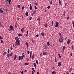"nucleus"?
<instances>
[{
    "instance_id": "nucleus-9",
    "label": "nucleus",
    "mask_w": 74,
    "mask_h": 74,
    "mask_svg": "<svg viewBox=\"0 0 74 74\" xmlns=\"http://www.w3.org/2000/svg\"><path fill=\"white\" fill-rule=\"evenodd\" d=\"M44 26L46 28H47L48 26V25L47 23H45V24L44 25Z\"/></svg>"
},
{
    "instance_id": "nucleus-27",
    "label": "nucleus",
    "mask_w": 74,
    "mask_h": 74,
    "mask_svg": "<svg viewBox=\"0 0 74 74\" xmlns=\"http://www.w3.org/2000/svg\"><path fill=\"white\" fill-rule=\"evenodd\" d=\"M10 56V54H7V57H9Z\"/></svg>"
},
{
    "instance_id": "nucleus-29",
    "label": "nucleus",
    "mask_w": 74,
    "mask_h": 74,
    "mask_svg": "<svg viewBox=\"0 0 74 74\" xmlns=\"http://www.w3.org/2000/svg\"><path fill=\"white\" fill-rule=\"evenodd\" d=\"M66 18H66L67 20H68L69 19V17H68V16H67Z\"/></svg>"
},
{
    "instance_id": "nucleus-38",
    "label": "nucleus",
    "mask_w": 74,
    "mask_h": 74,
    "mask_svg": "<svg viewBox=\"0 0 74 74\" xmlns=\"http://www.w3.org/2000/svg\"><path fill=\"white\" fill-rule=\"evenodd\" d=\"M34 4H35L36 6H38V4H37V3H35Z\"/></svg>"
},
{
    "instance_id": "nucleus-34",
    "label": "nucleus",
    "mask_w": 74,
    "mask_h": 74,
    "mask_svg": "<svg viewBox=\"0 0 74 74\" xmlns=\"http://www.w3.org/2000/svg\"><path fill=\"white\" fill-rule=\"evenodd\" d=\"M1 43L3 44V41L2 40H1Z\"/></svg>"
},
{
    "instance_id": "nucleus-4",
    "label": "nucleus",
    "mask_w": 74,
    "mask_h": 74,
    "mask_svg": "<svg viewBox=\"0 0 74 74\" xmlns=\"http://www.w3.org/2000/svg\"><path fill=\"white\" fill-rule=\"evenodd\" d=\"M64 40V38L62 37H60L59 38V42L60 43H62L63 42Z\"/></svg>"
},
{
    "instance_id": "nucleus-52",
    "label": "nucleus",
    "mask_w": 74,
    "mask_h": 74,
    "mask_svg": "<svg viewBox=\"0 0 74 74\" xmlns=\"http://www.w3.org/2000/svg\"><path fill=\"white\" fill-rule=\"evenodd\" d=\"M15 28H17V26H16V25H15Z\"/></svg>"
},
{
    "instance_id": "nucleus-42",
    "label": "nucleus",
    "mask_w": 74,
    "mask_h": 74,
    "mask_svg": "<svg viewBox=\"0 0 74 74\" xmlns=\"http://www.w3.org/2000/svg\"><path fill=\"white\" fill-rule=\"evenodd\" d=\"M17 7L18 8H20V5H18Z\"/></svg>"
},
{
    "instance_id": "nucleus-39",
    "label": "nucleus",
    "mask_w": 74,
    "mask_h": 74,
    "mask_svg": "<svg viewBox=\"0 0 74 74\" xmlns=\"http://www.w3.org/2000/svg\"><path fill=\"white\" fill-rule=\"evenodd\" d=\"M24 72H23V71H21V74H24Z\"/></svg>"
},
{
    "instance_id": "nucleus-10",
    "label": "nucleus",
    "mask_w": 74,
    "mask_h": 74,
    "mask_svg": "<svg viewBox=\"0 0 74 74\" xmlns=\"http://www.w3.org/2000/svg\"><path fill=\"white\" fill-rule=\"evenodd\" d=\"M26 46H27V49H28V48H29V45H28V43H27V42H26Z\"/></svg>"
},
{
    "instance_id": "nucleus-1",
    "label": "nucleus",
    "mask_w": 74,
    "mask_h": 74,
    "mask_svg": "<svg viewBox=\"0 0 74 74\" xmlns=\"http://www.w3.org/2000/svg\"><path fill=\"white\" fill-rule=\"evenodd\" d=\"M15 39L16 40L15 44L19 46L20 44V40L19 38L18 37H16Z\"/></svg>"
},
{
    "instance_id": "nucleus-54",
    "label": "nucleus",
    "mask_w": 74,
    "mask_h": 74,
    "mask_svg": "<svg viewBox=\"0 0 74 74\" xmlns=\"http://www.w3.org/2000/svg\"><path fill=\"white\" fill-rule=\"evenodd\" d=\"M53 21H52V26H53Z\"/></svg>"
},
{
    "instance_id": "nucleus-14",
    "label": "nucleus",
    "mask_w": 74,
    "mask_h": 74,
    "mask_svg": "<svg viewBox=\"0 0 74 74\" xmlns=\"http://www.w3.org/2000/svg\"><path fill=\"white\" fill-rule=\"evenodd\" d=\"M24 28H22L21 29V32L22 33H23V31H24Z\"/></svg>"
},
{
    "instance_id": "nucleus-16",
    "label": "nucleus",
    "mask_w": 74,
    "mask_h": 74,
    "mask_svg": "<svg viewBox=\"0 0 74 74\" xmlns=\"http://www.w3.org/2000/svg\"><path fill=\"white\" fill-rule=\"evenodd\" d=\"M34 53H33V55L32 56V60H33L34 57Z\"/></svg>"
},
{
    "instance_id": "nucleus-23",
    "label": "nucleus",
    "mask_w": 74,
    "mask_h": 74,
    "mask_svg": "<svg viewBox=\"0 0 74 74\" xmlns=\"http://www.w3.org/2000/svg\"><path fill=\"white\" fill-rule=\"evenodd\" d=\"M59 4L60 5H61V2L60 1H59Z\"/></svg>"
},
{
    "instance_id": "nucleus-32",
    "label": "nucleus",
    "mask_w": 74,
    "mask_h": 74,
    "mask_svg": "<svg viewBox=\"0 0 74 74\" xmlns=\"http://www.w3.org/2000/svg\"><path fill=\"white\" fill-rule=\"evenodd\" d=\"M55 61L56 62H57V60L56 59V58H55Z\"/></svg>"
},
{
    "instance_id": "nucleus-25",
    "label": "nucleus",
    "mask_w": 74,
    "mask_h": 74,
    "mask_svg": "<svg viewBox=\"0 0 74 74\" xmlns=\"http://www.w3.org/2000/svg\"><path fill=\"white\" fill-rule=\"evenodd\" d=\"M36 63L38 64V60H36Z\"/></svg>"
},
{
    "instance_id": "nucleus-17",
    "label": "nucleus",
    "mask_w": 74,
    "mask_h": 74,
    "mask_svg": "<svg viewBox=\"0 0 74 74\" xmlns=\"http://www.w3.org/2000/svg\"><path fill=\"white\" fill-rule=\"evenodd\" d=\"M0 13H1V14H2L3 13V11L2 10H1V9H0Z\"/></svg>"
},
{
    "instance_id": "nucleus-41",
    "label": "nucleus",
    "mask_w": 74,
    "mask_h": 74,
    "mask_svg": "<svg viewBox=\"0 0 74 74\" xmlns=\"http://www.w3.org/2000/svg\"><path fill=\"white\" fill-rule=\"evenodd\" d=\"M32 17H30L29 18V20H31L32 19Z\"/></svg>"
},
{
    "instance_id": "nucleus-5",
    "label": "nucleus",
    "mask_w": 74,
    "mask_h": 74,
    "mask_svg": "<svg viewBox=\"0 0 74 74\" xmlns=\"http://www.w3.org/2000/svg\"><path fill=\"white\" fill-rule=\"evenodd\" d=\"M25 57V55H22L21 56H20L18 57L19 60H22L23 59V57Z\"/></svg>"
},
{
    "instance_id": "nucleus-58",
    "label": "nucleus",
    "mask_w": 74,
    "mask_h": 74,
    "mask_svg": "<svg viewBox=\"0 0 74 74\" xmlns=\"http://www.w3.org/2000/svg\"><path fill=\"white\" fill-rule=\"evenodd\" d=\"M72 24H74V21H72Z\"/></svg>"
},
{
    "instance_id": "nucleus-62",
    "label": "nucleus",
    "mask_w": 74,
    "mask_h": 74,
    "mask_svg": "<svg viewBox=\"0 0 74 74\" xmlns=\"http://www.w3.org/2000/svg\"><path fill=\"white\" fill-rule=\"evenodd\" d=\"M32 16H34V14L33 13V14H32Z\"/></svg>"
},
{
    "instance_id": "nucleus-51",
    "label": "nucleus",
    "mask_w": 74,
    "mask_h": 74,
    "mask_svg": "<svg viewBox=\"0 0 74 74\" xmlns=\"http://www.w3.org/2000/svg\"><path fill=\"white\" fill-rule=\"evenodd\" d=\"M52 70H55V68L53 67V66L52 67Z\"/></svg>"
},
{
    "instance_id": "nucleus-48",
    "label": "nucleus",
    "mask_w": 74,
    "mask_h": 74,
    "mask_svg": "<svg viewBox=\"0 0 74 74\" xmlns=\"http://www.w3.org/2000/svg\"><path fill=\"white\" fill-rule=\"evenodd\" d=\"M36 36L37 37H38L39 36V35L37 34L36 35Z\"/></svg>"
},
{
    "instance_id": "nucleus-40",
    "label": "nucleus",
    "mask_w": 74,
    "mask_h": 74,
    "mask_svg": "<svg viewBox=\"0 0 74 74\" xmlns=\"http://www.w3.org/2000/svg\"><path fill=\"white\" fill-rule=\"evenodd\" d=\"M34 8H35V10H37V7H36V6H34Z\"/></svg>"
},
{
    "instance_id": "nucleus-24",
    "label": "nucleus",
    "mask_w": 74,
    "mask_h": 74,
    "mask_svg": "<svg viewBox=\"0 0 74 74\" xmlns=\"http://www.w3.org/2000/svg\"><path fill=\"white\" fill-rule=\"evenodd\" d=\"M24 64L25 65H29V63L28 62H27V63H25Z\"/></svg>"
},
{
    "instance_id": "nucleus-19",
    "label": "nucleus",
    "mask_w": 74,
    "mask_h": 74,
    "mask_svg": "<svg viewBox=\"0 0 74 74\" xmlns=\"http://www.w3.org/2000/svg\"><path fill=\"white\" fill-rule=\"evenodd\" d=\"M71 49L72 50H73L74 49V46L73 45H72L71 46Z\"/></svg>"
},
{
    "instance_id": "nucleus-33",
    "label": "nucleus",
    "mask_w": 74,
    "mask_h": 74,
    "mask_svg": "<svg viewBox=\"0 0 74 74\" xmlns=\"http://www.w3.org/2000/svg\"><path fill=\"white\" fill-rule=\"evenodd\" d=\"M22 36V34H19L18 35V36H19V37L20 36Z\"/></svg>"
},
{
    "instance_id": "nucleus-2",
    "label": "nucleus",
    "mask_w": 74,
    "mask_h": 74,
    "mask_svg": "<svg viewBox=\"0 0 74 74\" xmlns=\"http://www.w3.org/2000/svg\"><path fill=\"white\" fill-rule=\"evenodd\" d=\"M10 29L9 30L10 31H14V27L13 25H10L9 27Z\"/></svg>"
},
{
    "instance_id": "nucleus-60",
    "label": "nucleus",
    "mask_w": 74,
    "mask_h": 74,
    "mask_svg": "<svg viewBox=\"0 0 74 74\" xmlns=\"http://www.w3.org/2000/svg\"><path fill=\"white\" fill-rule=\"evenodd\" d=\"M37 74H40V73L39 72H37Z\"/></svg>"
},
{
    "instance_id": "nucleus-35",
    "label": "nucleus",
    "mask_w": 74,
    "mask_h": 74,
    "mask_svg": "<svg viewBox=\"0 0 74 74\" xmlns=\"http://www.w3.org/2000/svg\"><path fill=\"white\" fill-rule=\"evenodd\" d=\"M58 56H59V57L60 58H61V55H60V54L59 53L58 54Z\"/></svg>"
},
{
    "instance_id": "nucleus-22",
    "label": "nucleus",
    "mask_w": 74,
    "mask_h": 74,
    "mask_svg": "<svg viewBox=\"0 0 74 74\" xmlns=\"http://www.w3.org/2000/svg\"><path fill=\"white\" fill-rule=\"evenodd\" d=\"M73 71L72 68H71L70 69V70L69 71V72H71V71Z\"/></svg>"
},
{
    "instance_id": "nucleus-30",
    "label": "nucleus",
    "mask_w": 74,
    "mask_h": 74,
    "mask_svg": "<svg viewBox=\"0 0 74 74\" xmlns=\"http://www.w3.org/2000/svg\"><path fill=\"white\" fill-rule=\"evenodd\" d=\"M25 15L26 16H28V12H27L26 13Z\"/></svg>"
},
{
    "instance_id": "nucleus-12",
    "label": "nucleus",
    "mask_w": 74,
    "mask_h": 74,
    "mask_svg": "<svg viewBox=\"0 0 74 74\" xmlns=\"http://www.w3.org/2000/svg\"><path fill=\"white\" fill-rule=\"evenodd\" d=\"M33 64H34V66L35 67V68H36L37 67V65H36V63H33Z\"/></svg>"
},
{
    "instance_id": "nucleus-8",
    "label": "nucleus",
    "mask_w": 74,
    "mask_h": 74,
    "mask_svg": "<svg viewBox=\"0 0 74 74\" xmlns=\"http://www.w3.org/2000/svg\"><path fill=\"white\" fill-rule=\"evenodd\" d=\"M47 53H48L47 52H45L43 53V55H44V56L47 55Z\"/></svg>"
},
{
    "instance_id": "nucleus-28",
    "label": "nucleus",
    "mask_w": 74,
    "mask_h": 74,
    "mask_svg": "<svg viewBox=\"0 0 74 74\" xmlns=\"http://www.w3.org/2000/svg\"><path fill=\"white\" fill-rule=\"evenodd\" d=\"M63 13H64V16H65V13H66L64 11Z\"/></svg>"
},
{
    "instance_id": "nucleus-63",
    "label": "nucleus",
    "mask_w": 74,
    "mask_h": 74,
    "mask_svg": "<svg viewBox=\"0 0 74 74\" xmlns=\"http://www.w3.org/2000/svg\"><path fill=\"white\" fill-rule=\"evenodd\" d=\"M32 74H34V72L33 71H32Z\"/></svg>"
},
{
    "instance_id": "nucleus-45",
    "label": "nucleus",
    "mask_w": 74,
    "mask_h": 74,
    "mask_svg": "<svg viewBox=\"0 0 74 74\" xmlns=\"http://www.w3.org/2000/svg\"><path fill=\"white\" fill-rule=\"evenodd\" d=\"M13 49V48H12V46H11V49H10L11 50H12Z\"/></svg>"
},
{
    "instance_id": "nucleus-13",
    "label": "nucleus",
    "mask_w": 74,
    "mask_h": 74,
    "mask_svg": "<svg viewBox=\"0 0 74 74\" xmlns=\"http://www.w3.org/2000/svg\"><path fill=\"white\" fill-rule=\"evenodd\" d=\"M70 42V39H69L68 41H67V43L68 44H69Z\"/></svg>"
},
{
    "instance_id": "nucleus-20",
    "label": "nucleus",
    "mask_w": 74,
    "mask_h": 74,
    "mask_svg": "<svg viewBox=\"0 0 74 74\" xmlns=\"http://www.w3.org/2000/svg\"><path fill=\"white\" fill-rule=\"evenodd\" d=\"M47 46H50V44H49V41H48V42H47Z\"/></svg>"
},
{
    "instance_id": "nucleus-26",
    "label": "nucleus",
    "mask_w": 74,
    "mask_h": 74,
    "mask_svg": "<svg viewBox=\"0 0 74 74\" xmlns=\"http://www.w3.org/2000/svg\"><path fill=\"white\" fill-rule=\"evenodd\" d=\"M63 50H64L65 49V46H64V47H63Z\"/></svg>"
},
{
    "instance_id": "nucleus-64",
    "label": "nucleus",
    "mask_w": 74,
    "mask_h": 74,
    "mask_svg": "<svg viewBox=\"0 0 74 74\" xmlns=\"http://www.w3.org/2000/svg\"><path fill=\"white\" fill-rule=\"evenodd\" d=\"M8 74H11V72H9Z\"/></svg>"
},
{
    "instance_id": "nucleus-31",
    "label": "nucleus",
    "mask_w": 74,
    "mask_h": 74,
    "mask_svg": "<svg viewBox=\"0 0 74 74\" xmlns=\"http://www.w3.org/2000/svg\"><path fill=\"white\" fill-rule=\"evenodd\" d=\"M64 74H65V73H64ZM66 74H69V72L68 71H67Z\"/></svg>"
},
{
    "instance_id": "nucleus-6",
    "label": "nucleus",
    "mask_w": 74,
    "mask_h": 74,
    "mask_svg": "<svg viewBox=\"0 0 74 74\" xmlns=\"http://www.w3.org/2000/svg\"><path fill=\"white\" fill-rule=\"evenodd\" d=\"M56 25H55V27H57L59 26V23L57 21H56Z\"/></svg>"
},
{
    "instance_id": "nucleus-55",
    "label": "nucleus",
    "mask_w": 74,
    "mask_h": 74,
    "mask_svg": "<svg viewBox=\"0 0 74 74\" xmlns=\"http://www.w3.org/2000/svg\"><path fill=\"white\" fill-rule=\"evenodd\" d=\"M50 4H51V5L52 4V1H51Z\"/></svg>"
},
{
    "instance_id": "nucleus-44",
    "label": "nucleus",
    "mask_w": 74,
    "mask_h": 74,
    "mask_svg": "<svg viewBox=\"0 0 74 74\" xmlns=\"http://www.w3.org/2000/svg\"><path fill=\"white\" fill-rule=\"evenodd\" d=\"M47 8H48V9H49V8H50V6H48Z\"/></svg>"
},
{
    "instance_id": "nucleus-56",
    "label": "nucleus",
    "mask_w": 74,
    "mask_h": 74,
    "mask_svg": "<svg viewBox=\"0 0 74 74\" xmlns=\"http://www.w3.org/2000/svg\"><path fill=\"white\" fill-rule=\"evenodd\" d=\"M10 49H8V53H9V52H10Z\"/></svg>"
},
{
    "instance_id": "nucleus-47",
    "label": "nucleus",
    "mask_w": 74,
    "mask_h": 74,
    "mask_svg": "<svg viewBox=\"0 0 74 74\" xmlns=\"http://www.w3.org/2000/svg\"><path fill=\"white\" fill-rule=\"evenodd\" d=\"M27 53L28 54L29 53V51H27Z\"/></svg>"
},
{
    "instance_id": "nucleus-37",
    "label": "nucleus",
    "mask_w": 74,
    "mask_h": 74,
    "mask_svg": "<svg viewBox=\"0 0 74 74\" xmlns=\"http://www.w3.org/2000/svg\"><path fill=\"white\" fill-rule=\"evenodd\" d=\"M0 39H3V38L2 37V36H0Z\"/></svg>"
},
{
    "instance_id": "nucleus-49",
    "label": "nucleus",
    "mask_w": 74,
    "mask_h": 74,
    "mask_svg": "<svg viewBox=\"0 0 74 74\" xmlns=\"http://www.w3.org/2000/svg\"><path fill=\"white\" fill-rule=\"evenodd\" d=\"M19 19H20V18H19V17H18L17 18V20L18 21H19Z\"/></svg>"
},
{
    "instance_id": "nucleus-53",
    "label": "nucleus",
    "mask_w": 74,
    "mask_h": 74,
    "mask_svg": "<svg viewBox=\"0 0 74 74\" xmlns=\"http://www.w3.org/2000/svg\"><path fill=\"white\" fill-rule=\"evenodd\" d=\"M33 14H35V13H36L35 12V11H33Z\"/></svg>"
},
{
    "instance_id": "nucleus-21",
    "label": "nucleus",
    "mask_w": 74,
    "mask_h": 74,
    "mask_svg": "<svg viewBox=\"0 0 74 74\" xmlns=\"http://www.w3.org/2000/svg\"><path fill=\"white\" fill-rule=\"evenodd\" d=\"M59 36H60V37H62V35L61 34V32H59Z\"/></svg>"
},
{
    "instance_id": "nucleus-46",
    "label": "nucleus",
    "mask_w": 74,
    "mask_h": 74,
    "mask_svg": "<svg viewBox=\"0 0 74 74\" xmlns=\"http://www.w3.org/2000/svg\"><path fill=\"white\" fill-rule=\"evenodd\" d=\"M4 10L7 13H8V10L7 9Z\"/></svg>"
},
{
    "instance_id": "nucleus-11",
    "label": "nucleus",
    "mask_w": 74,
    "mask_h": 74,
    "mask_svg": "<svg viewBox=\"0 0 74 74\" xmlns=\"http://www.w3.org/2000/svg\"><path fill=\"white\" fill-rule=\"evenodd\" d=\"M16 55L15 54L14 56V60H16Z\"/></svg>"
},
{
    "instance_id": "nucleus-15",
    "label": "nucleus",
    "mask_w": 74,
    "mask_h": 74,
    "mask_svg": "<svg viewBox=\"0 0 74 74\" xmlns=\"http://www.w3.org/2000/svg\"><path fill=\"white\" fill-rule=\"evenodd\" d=\"M41 35L43 37H44L45 36V34H44L43 32H42L41 34Z\"/></svg>"
},
{
    "instance_id": "nucleus-7",
    "label": "nucleus",
    "mask_w": 74,
    "mask_h": 74,
    "mask_svg": "<svg viewBox=\"0 0 74 74\" xmlns=\"http://www.w3.org/2000/svg\"><path fill=\"white\" fill-rule=\"evenodd\" d=\"M62 62H58V66H60L62 65Z\"/></svg>"
},
{
    "instance_id": "nucleus-43",
    "label": "nucleus",
    "mask_w": 74,
    "mask_h": 74,
    "mask_svg": "<svg viewBox=\"0 0 74 74\" xmlns=\"http://www.w3.org/2000/svg\"><path fill=\"white\" fill-rule=\"evenodd\" d=\"M24 6H23L22 7L21 9H22V10H23V9H24Z\"/></svg>"
},
{
    "instance_id": "nucleus-61",
    "label": "nucleus",
    "mask_w": 74,
    "mask_h": 74,
    "mask_svg": "<svg viewBox=\"0 0 74 74\" xmlns=\"http://www.w3.org/2000/svg\"><path fill=\"white\" fill-rule=\"evenodd\" d=\"M62 52L63 53H64V50H63L62 51Z\"/></svg>"
},
{
    "instance_id": "nucleus-18",
    "label": "nucleus",
    "mask_w": 74,
    "mask_h": 74,
    "mask_svg": "<svg viewBox=\"0 0 74 74\" xmlns=\"http://www.w3.org/2000/svg\"><path fill=\"white\" fill-rule=\"evenodd\" d=\"M52 74H56V71H53L52 73Z\"/></svg>"
},
{
    "instance_id": "nucleus-36",
    "label": "nucleus",
    "mask_w": 74,
    "mask_h": 74,
    "mask_svg": "<svg viewBox=\"0 0 74 74\" xmlns=\"http://www.w3.org/2000/svg\"><path fill=\"white\" fill-rule=\"evenodd\" d=\"M32 70H33V71L34 72H35V70L34 69V68H32Z\"/></svg>"
},
{
    "instance_id": "nucleus-50",
    "label": "nucleus",
    "mask_w": 74,
    "mask_h": 74,
    "mask_svg": "<svg viewBox=\"0 0 74 74\" xmlns=\"http://www.w3.org/2000/svg\"><path fill=\"white\" fill-rule=\"evenodd\" d=\"M6 53V52H4V53H3V55H5V54Z\"/></svg>"
},
{
    "instance_id": "nucleus-57",
    "label": "nucleus",
    "mask_w": 74,
    "mask_h": 74,
    "mask_svg": "<svg viewBox=\"0 0 74 74\" xmlns=\"http://www.w3.org/2000/svg\"><path fill=\"white\" fill-rule=\"evenodd\" d=\"M32 54L31 53H30V57L31 58L32 57Z\"/></svg>"
},
{
    "instance_id": "nucleus-59",
    "label": "nucleus",
    "mask_w": 74,
    "mask_h": 74,
    "mask_svg": "<svg viewBox=\"0 0 74 74\" xmlns=\"http://www.w3.org/2000/svg\"><path fill=\"white\" fill-rule=\"evenodd\" d=\"M70 55L71 56H72V53H71V54H70Z\"/></svg>"
},
{
    "instance_id": "nucleus-3",
    "label": "nucleus",
    "mask_w": 74,
    "mask_h": 74,
    "mask_svg": "<svg viewBox=\"0 0 74 74\" xmlns=\"http://www.w3.org/2000/svg\"><path fill=\"white\" fill-rule=\"evenodd\" d=\"M48 46L47 45H44L43 46L42 48L43 50L44 51L47 50Z\"/></svg>"
}]
</instances>
